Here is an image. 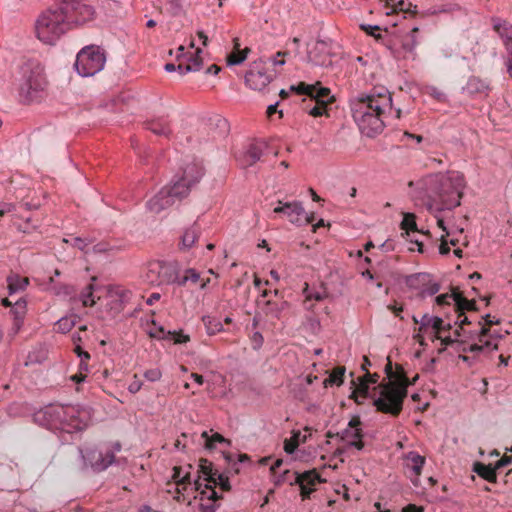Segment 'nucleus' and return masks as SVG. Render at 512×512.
<instances>
[{
  "mask_svg": "<svg viewBox=\"0 0 512 512\" xmlns=\"http://www.w3.org/2000/svg\"><path fill=\"white\" fill-rule=\"evenodd\" d=\"M468 317L464 314V312H458V317L456 324H458L459 328L464 329L463 326L470 324Z\"/></svg>",
  "mask_w": 512,
  "mask_h": 512,
  "instance_id": "59",
  "label": "nucleus"
},
{
  "mask_svg": "<svg viewBox=\"0 0 512 512\" xmlns=\"http://www.w3.org/2000/svg\"><path fill=\"white\" fill-rule=\"evenodd\" d=\"M457 294H458L457 291H452L451 294H448V293L441 294L436 297V303L438 305L442 306V305L450 304V301H453L454 305H456Z\"/></svg>",
  "mask_w": 512,
  "mask_h": 512,
  "instance_id": "43",
  "label": "nucleus"
},
{
  "mask_svg": "<svg viewBox=\"0 0 512 512\" xmlns=\"http://www.w3.org/2000/svg\"><path fill=\"white\" fill-rule=\"evenodd\" d=\"M239 46H240V44L238 43V39H234L235 51L227 56V65H229V66L238 65V64L243 63L246 60L247 55L250 52V49L245 48L244 50L241 51V50H239Z\"/></svg>",
  "mask_w": 512,
  "mask_h": 512,
  "instance_id": "30",
  "label": "nucleus"
},
{
  "mask_svg": "<svg viewBox=\"0 0 512 512\" xmlns=\"http://www.w3.org/2000/svg\"><path fill=\"white\" fill-rule=\"evenodd\" d=\"M434 338L440 339L442 342V345H444L445 347L456 345V343L458 342V340L453 339V337L451 335L442 337L440 334H435Z\"/></svg>",
  "mask_w": 512,
  "mask_h": 512,
  "instance_id": "54",
  "label": "nucleus"
},
{
  "mask_svg": "<svg viewBox=\"0 0 512 512\" xmlns=\"http://www.w3.org/2000/svg\"><path fill=\"white\" fill-rule=\"evenodd\" d=\"M345 373L344 367H336L332 373L323 382L325 386L337 385L340 386L343 383V377Z\"/></svg>",
  "mask_w": 512,
  "mask_h": 512,
  "instance_id": "38",
  "label": "nucleus"
},
{
  "mask_svg": "<svg viewBox=\"0 0 512 512\" xmlns=\"http://www.w3.org/2000/svg\"><path fill=\"white\" fill-rule=\"evenodd\" d=\"M512 463V457H503L495 465L496 470Z\"/></svg>",
  "mask_w": 512,
  "mask_h": 512,
  "instance_id": "63",
  "label": "nucleus"
},
{
  "mask_svg": "<svg viewBox=\"0 0 512 512\" xmlns=\"http://www.w3.org/2000/svg\"><path fill=\"white\" fill-rule=\"evenodd\" d=\"M299 476L298 472L296 471H290L288 469L284 470L279 475L274 476V483L276 486L282 485V484H289L290 486L297 485V482H299Z\"/></svg>",
  "mask_w": 512,
  "mask_h": 512,
  "instance_id": "31",
  "label": "nucleus"
},
{
  "mask_svg": "<svg viewBox=\"0 0 512 512\" xmlns=\"http://www.w3.org/2000/svg\"><path fill=\"white\" fill-rule=\"evenodd\" d=\"M466 181L460 172L435 173L422 180V189L428 199L427 209L439 213L460 206Z\"/></svg>",
  "mask_w": 512,
  "mask_h": 512,
  "instance_id": "3",
  "label": "nucleus"
},
{
  "mask_svg": "<svg viewBox=\"0 0 512 512\" xmlns=\"http://www.w3.org/2000/svg\"><path fill=\"white\" fill-rule=\"evenodd\" d=\"M378 378L379 376L377 374H370L369 372H366L363 377L358 378L359 384L357 386V391L364 397H367L369 394V385L377 383Z\"/></svg>",
  "mask_w": 512,
  "mask_h": 512,
  "instance_id": "33",
  "label": "nucleus"
},
{
  "mask_svg": "<svg viewBox=\"0 0 512 512\" xmlns=\"http://www.w3.org/2000/svg\"><path fill=\"white\" fill-rule=\"evenodd\" d=\"M72 245L74 247L78 248L79 250L84 251V249L88 245V242L85 239H82L80 237H75L73 239V244Z\"/></svg>",
  "mask_w": 512,
  "mask_h": 512,
  "instance_id": "60",
  "label": "nucleus"
},
{
  "mask_svg": "<svg viewBox=\"0 0 512 512\" xmlns=\"http://www.w3.org/2000/svg\"><path fill=\"white\" fill-rule=\"evenodd\" d=\"M379 396L374 399V406L382 413L397 416L407 396V386L403 383L389 381L379 387Z\"/></svg>",
  "mask_w": 512,
  "mask_h": 512,
  "instance_id": "6",
  "label": "nucleus"
},
{
  "mask_svg": "<svg viewBox=\"0 0 512 512\" xmlns=\"http://www.w3.org/2000/svg\"><path fill=\"white\" fill-rule=\"evenodd\" d=\"M426 93L428 95H430L431 97H433L434 99H436L437 101L439 102H445L447 97L445 95L444 92H442L441 90H439L437 87L435 86H429L427 87L426 89Z\"/></svg>",
  "mask_w": 512,
  "mask_h": 512,
  "instance_id": "45",
  "label": "nucleus"
},
{
  "mask_svg": "<svg viewBox=\"0 0 512 512\" xmlns=\"http://www.w3.org/2000/svg\"><path fill=\"white\" fill-rule=\"evenodd\" d=\"M105 62L104 51L98 46L91 45L78 52L74 66L80 76L90 77L100 72Z\"/></svg>",
  "mask_w": 512,
  "mask_h": 512,
  "instance_id": "8",
  "label": "nucleus"
},
{
  "mask_svg": "<svg viewBox=\"0 0 512 512\" xmlns=\"http://www.w3.org/2000/svg\"><path fill=\"white\" fill-rule=\"evenodd\" d=\"M188 276V282L197 283L200 280V274L192 268H189L185 271Z\"/></svg>",
  "mask_w": 512,
  "mask_h": 512,
  "instance_id": "56",
  "label": "nucleus"
},
{
  "mask_svg": "<svg viewBox=\"0 0 512 512\" xmlns=\"http://www.w3.org/2000/svg\"><path fill=\"white\" fill-rule=\"evenodd\" d=\"M167 335L174 341V343L177 344L186 343L189 341V336L182 333L168 331Z\"/></svg>",
  "mask_w": 512,
  "mask_h": 512,
  "instance_id": "49",
  "label": "nucleus"
},
{
  "mask_svg": "<svg viewBox=\"0 0 512 512\" xmlns=\"http://www.w3.org/2000/svg\"><path fill=\"white\" fill-rule=\"evenodd\" d=\"M397 10L415 14L417 12V6H412L411 3H406L404 0H400L396 4L394 11H397Z\"/></svg>",
  "mask_w": 512,
  "mask_h": 512,
  "instance_id": "47",
  "label": "nucleus"
},
{
  "mask_svg": "<svg viewBox=\"0 0 512 512\" xmlns=\"http://www.w3.org/2000/svg\"><path fill=\"white\" fill-rule=\"evenodd\" d=\"M9 294L24 290L29 284L28 278L12 275L7 278Z\"/></svg>",
  "mask_w": 512,
  "mask_h": 512,
  "instance_id": "32",
  "label": "nucleus"
},
{
  "mask_svg": "<svg viewBox=\"0 0 512 512\" xmlns=\"http://www.w3.org/2000/svg\"><path fill=\"white\" fill-rule=\"evenodd\" d=\"M145 127L155 135L169 137L171 129L166 119L160 118L146 122Z\"/></svg>",
  "mask_w": 512,
  "mask_h": 512,
  "instance_id": "27",
  "label": "nucleus"
},
{
  "mask_svg": "<svg viewBox=\"0 0 512 512\" xmlns=\"http://www.w3.org/2000/svg\"><path fill=\"white\" fill-rule=\"evenodd\" d=\"M456 311L457 312H465L469 310H475V301L474 300H468L465 297L462 296L461 293L458 292L457 299H456Z\"/></svg>",
  "mask_w": 512,
  "mask_h": 512,
  "instance_id": "39",
  "label": "nucleus"
},
{
  "mask_svg": "<svg viewBox=\"0 0 512 512\" xmlns=\"http://www.w3.org/2000/svg\"><path fill=\"white\" fill-rule=\"evenodd\" d=\"M285 55H287L286 52H278L277 55L271 59L272 64L274 66H277V65H281L282 66V65H284L285 64V60H284L283 57Z\"/></svg>",
  "mask_w": 512,
  "mask_h": 512,
  "instance_id": "61",
  "label": "nucleus"
},
{
  "mask_svg": "<svg viewBox=\"0 0 512 512\" xmlns=\"http://www.w3.org/2000/svg\"><path fill=\"white\" fill-rule=\"evenodd\" d=\"M94 285L88 284L80 294V300L85 307H91L95 304L93 297Z\"/></svg>",
  "mask_w": 512,
  "mask_h": 512,
  "instance_id": "40",
  "label": "nucleus"
},
{
  "mask_svg": "<svg viewBox=\"0 0 512 512\" xmlns=\"http://www.w3.org/2000/svg\"><path fill=\"white\" fill-rule=\"evenodd\" d=\"M352 116L362 134L375 137L385 127L388 113L392 111V96L384 88H374L351 101Z\"/></svg>",
  "mask_w": 512,
  "mask_h": 512,
  "instance_id": "2",
  "label": "nucleus"
},
{
  "mask_svg": "<svg viewBox=\"0 0 512 512\" xmlns=\"http://www.w3.org/2000/svg\"><path fill=\"white\" fill-rule=\"evenodd\" d=\"M507 54H508V58L506 61L507 72L512 77V49H509V51H507Z\"/></svg>",
  "mask_w": 512,
  "mask_h": 512,
  "instance_id": "64",
  "label": "nucleus"
},
{
  "mask_svg": "<svg viewBox=\"0 0 512 512\" xmlns=\"http://www.w3.org/2000/svg\"><path fill=\"white\" fill-rule=\"evenodd\" d=\"M202 321L208 335H215L223 330L222 322L216 317L206 315L202 317Z\"/></svg>",
  "mask_w": 512,
  "mask_h": 512,
  "instance_id": "34",
  "label": "nucleus"
},
{
  "mask_svg": "<svg viewBox=\"0 0 512 512\" xmlns=\"http://www.w3.org/2000/svg\"><path fill=\"white\" fill-rule=\"evenodd\" d=\"M413 321L415 323H419V331H427L428 328H432L435 331V334H441L442 329L444 328V321L442 318L437 316H430L428 314H424L420 320L413 316Z\"/></svg>",
  "mask_w": 512,
  "mask_h": 512,
  "instance_id": "24",
  "label": "nucleus"
},
{
  "mask_svg": "<svg viewBox=\"0 0 512 512\" xmlns=\"http://www.w3.org/2000/svg\"><path fill=\"white\" fill-rule=\"evenodd\" d=\"M144 377L150 382L159 381L162 377V372L158 368L149 369L144 372Z\"/></svg>",
  "mask_w": 512,
  "mask_h": 512,
  "instance_id": "46",
  "label": "nucleus"
},
{
  "mask_svg": "<svg viewBox=\"0 0 512 512\" xmlns=\"http://www.w3.org/2000/svg\"><path fill=\"white\" fill-rule=\"evenodd\" d=\"M216 482L212 483L214 486L219 485L223 491H229L231 486L229 483V478L223 473L216 472Z\"/></svg>",
  "mask_w": 512,
  "mask_h": 512,
  "instance_id": "44",
  "label": "nucleus"
},
{
  "mask_svg": "<svg viewBox=\"0 0 512 512\" xmlns=\"http://www.w3.org/2000/svg\"><path fill=\"white\" fill-rule=\"evenodd\" d=\"M271 81L272 76L267 74L262 61L254 62L245 74L246 85L256 91H262Z\"/></svg>",
  "mask_w": 512,
  "mask_h": 512,
  "instance_id": "16",
  "label": "nucleus"
},
{
  "mask_svg": "<svg viewBox=\"0 0 512 512\" xmlns=\"http://www.w3.org/2000/svg\"><path fill=\"white\" fill-rule=\"evenodd\" d=\"M483 320L485 321V324H483V326L489 327V328L494 324L500 323L499 319H495V317H492L490 314H486L485 316H483ZM479 325L482 327L481 322H479Z\"/></svg>",
  "mask_w": 512,
  "mask_h": 512,
  "instance_id": "58",
  "label": "nucleus"
},
{
  "mask_svg": "<svg viewBox=\"0 0 512 512\" xmlns=\"http://www.w3.org/2000/svg\"><path fill=\"white\" fill-rule=\"evenodd\" d=\"M251 341H252L253 348L257 350L262 346L264 339L260 332H254L251 337Z\"/></svg>",
  "mask_w": 512,
  "mask_h": 512,
  "instance_id": "53",
  "label": "nucleus"
},
{
  "mask_svg": "<svg viewBox=\"0 0 512 512\" xmlns=\"http://www.w3.org/2000/svg\"><path fill=\"white\" fill-rule=\"evenodd\" d=\"M195 489L197 491H200L201 499L207 498L208 500H211L212 503L210 504H201V510L202 512H216L217 505L215 504V501L220 499L221 496L218 495V493L215 491L213 485L205 484L204 489H202V483L200 480L195 481Z\"/></svg>",
  "mask_w": 512,
  "mask_h": 512,
  "instance_id": "23",
  "label": "nucleus"
},
{
  "mask_svg": "<svg viewBox=\"0 0 512 512\" xmlns=\"http://www.w3.org/2000/svg\"><path fill=\"white\" fill-rule=\"evenodd\" d=\"M204 172L201 163L190 162L182 168L181 176H175L171 184H179L186 189L185 197L189 194L192 186L197 184L202 178Z\"/></svg>",
  "mask_w": 512,
  "mask_h": 512,
  "instance_id": "13",
  "label": "nucleus"
},
{
  "mask_svg": "<svg viewBox=\"0 0 512 512\" xmlns=\"http://www.w3.org/2000/svg\"><path fill=\"white\" fill-rule=\"evenodd\" d=\"M121 450V444L115 442L111 447L99 448L87 446L79 449L85 468L94 472L105 471L110 465L116 463L115 453Z\"/></svg>",
  "mask_w": 512,
  "mask_h": 512,
  "instance_id": "7",
  "label": "nucleus"
},
{
  "mask_svg": "<svg viewBox=\"0 0 512 512\" xmlns=\"http://www.w3.org/2000/svg\"><path fill=\"white\" fill-rule=\"evenodd\" d=\"M32 419L54 433H74L88 426L91 413L79 405L49 404L35 411Z\"/></svg>",
  "mask_w": 512,
  "mask_h": 512,
  "instance_id": "4",
  "label": "nucleus"
},
{
  "mask_svg": "<svg viewBox=\"0 0 512 512\" xmlns=\"http://www.w3.org/2000/svg\"><path fill=\"white\" fill-rule=\"evenodd\" d=\"M489 90V83L477 76L469 77L466 85L463 87V91L470 95L487 94Z\"/></svg>",
  "mask_w": 512,
  "mask_h": 512,
  "instance_id": "25",
  "label": "nucleus"
},
{
  "mask_svg": "<svg viewBox=\"0 0 512 512\" xmlns=\"http://www.w3.org/2000/svg\"><path fill=\"white\" fill-rule=\"evenodd\" d=\"M143 383L141 380L137 377V375H134L133 380L128 385V391L132 394H135L140 391L142 388Z\"/></svg>",
  "mask_w": 512,
  "mask_h": 512,
  "instance_id": "50",
  "label": "nucleus"
},
{
  "mask_svg": "<svg viewBox=\"0 0 512 512\" xmlns=\"http://www.w3.org/2000/svg\"><path fill=\"white\" fill-rule=\"evenodd\" d=\"M404 468L409 474L411 480L416 484L425 464V458L416 451H410L403 457Z\"/></svg>",
  "mask_w": 512,
  "mask_h": 512,
  "instance_id": "20",
  "label": "nucleus"
},
{
  "mask_svg": "<svg viewBox=\"0 0 512 512\" xmlns=\"http://www.w3.org/2000/svg\"><path fill=\"white\" fill-rule=\"evenodd\" d=\"M147 278L151 283L156 282L158 285L175 283L183 287L188 282L187 273L179 276L171 265L162 262H155L149 265Z\"/></svg>",
  "mask_w": 512,
  "mask_h": 512,
  "instance_id": "12",
  "label": "nucleus"
},
{
  "mask_svg": "<svg viewBox=\"0 0 512 512\" xmlns=\"http://www.w3.org/2000/svg\"><path fill=\"white\" fill-rule=\"evenodd\" d=\"M491 22L494 31L503 41L506 50L512 49V24L499 17H492Z\"/></svg>",
  "mask_w": 512,
  "mask_h": 512,
  "instance_id": "22",
  "label": "nucleus"
},
{
  "mask_svg": "<svg viewBox=\"0 0 512 512\" xmlns=\"http://www.w3.org/2000/svg\"><path fill=\"white\" fill-rule=\"evenodd\" d=\"M408 284L415 288L422 285L423 288L421 289V295L423 297L433 296L440 290V285L436 282H431L428 274L412 275L408 278Z\"/></svg>",
  "mask_w": 512,
  "mask_h": 512,
  "instance_id": "21",
  "label": "nucleus"
},
{
  "mask_svg": "<svg viewBox=\"0 0 512 512\" xmlns=\"http://www.w3.org/2000/svg\"><path fill=\"white\" fill-rule=\"evenodd\" d=\"M185 192L186 189L179 184L166 186L147 202V208L152 213L158 214L172 206L176 200L185 198Z\"/></svg>",
  "mask_w": 512,
  "mask_h": 512,
  "instance_id": "11",
  "label": "nucleus"
},
{
  "mask_svg": "<svg viewBox=\"0 0 512 512\" xmlns=\"http://www.w3.org/2000/svg\"><path fill=\"white\" fill-rule=\"evenodd\" d=\"M362 422L358 416H354L348 423V426L336 434L342 441H345L349 447H354L361 451L364 448L362 438L364 436Z\"/></svg>",
  "mask_w": 512,
  "mask_h": 512,
  "instance_id": "15",
  "label": "nucleus"
},
{
  "mask_svg": "<svg viewBox=\"0 0 512 512\" xmlns=\"http://www.w3.org/2000/svg\"><path fill=\"white\" fill-rule=\"evenodd\" d=\"M266 148L263 142H254L247 146V148L237 155V160L244 168L254 165L260 160Z\"/></svg>",
  "mask_w": 512,
  "mask_h": 512,
  "instance_id": "18",
  "label": "nucleus"
},
{
  "mask_svg": "<svg viewBox=\"0 0 512 512\" xmlns=\"http://www.w3.org/2000/svg\"><path fill=\"white\" fill-rule=\"evenodd\" d=\"M201 436L206 439L205 446L208 449H213L216 443H229V441L219 433H215L212 437H209L208 432L204 431Z\"/></svg>",
  "mask_w": 512,
  "mask_h": 512,
  "instance_id": "41",
  "label": "nucleus"
},
{
  "mask_svg": "<svg viewBox=\"0 0 512 512\" xmlns=\"http://www.w3.org/2000/svg\"><path fill=\"white\" fill-rule=\"evenodd\" d=\"M200 471L205 476V480L208 482L207 484L216 482V472L213 471L212 463L207 459L200 460Z\"/></svg>",
  "mask_w": 512,
  "mask_h": 512,
  "instance_id": "37",
  "label": "nucleus"
},
{
  "mask_svg": "<svg viewBox=\"0 0 512 512\" xmlns=\"http://www.w3.org/2000/svg\"><path fill=\"white\" fill-rule=\"evenodd\" d=\"M49 82L40 62L28 60L20 67L18 97L21 103H39L48 94Z\"/></svg>",
  "mask_w": 512,
  "mask_h": 512,
  "instance_id": "5",
  "label": "nucleus"
},
{
  "mask_svg": "<svg viewBox=\"0 0 512 512\" xmlns=\"http://www.w3.org/2000/svg\"><path fill=\"white\" fill-rule=\"evenodd\" d=\"M485 334L486 329L470 331L467 338L458 340L456 350L464 353H473L474 355H488L492 351L497 350V344L485 339Z\"/></svg>",
  "mask_w": 512,
  "mask_h": 512,
  "instance_id": "10",
  "label": "nucleus"
},
{
  "mask_svg": "<svg viewBox=\"0 0 512 512\" xmlns=\"http://www.w3.org/2000/svg\"><path fill=\"white\" fill-rule=\"evenodd\" d=\"M94 16V8L85 3V0H62L60 8L47 9L37 18V38L52 45L65 33L70 23L84 24Z\"/></svg>",
  "mask_w": 512,
  "mask_h": 512,
  "instance_id": "1",
  "label": "nucleus"
},
{
  "mask_svg": "<svg viewBox=\"0 0 512 512\" xmlns=\"http://www.w3.org/2000/svg\"><path fill=\"white\" fill-rule=\"evenodd\" d=\"M298 476L300 479L297 485L300 487L302 500L309 499L311 493L315 491L316 484L323 482L315 469L303 473L298 472Z\"/></svg>",
  "mask_w": 512,
  "mask_h": 512,
  "instance_id": "19",
  "label": "nucleus"
},
{
  "mask_svg": "<svg viewBox=\"0 0 512 512\" xmlns=\"http://www.w3.org/2000/svg\"><path fill=\"white\" fill-rule=\"evenodd\" d=\"M470 331L471 330H465L458 327L457 329L454 330L452 337L453 339L457 340L465 339L469 335Z\"/></svg>",
  "mask_w": 512,
  "mask_h": 512,
  "instance_id": "57",
  "label": "nucleus"
},
{
  "mask_svg": "<svg viewBox=\"0 0 512 512\" xmlns=\"http://www.w3.org/2000/svg\"><path fill=\"white\" fill-rule=\"evenodd\" d=\"M273 212L285 215L291 223L297 225L308 224L313 220L312 216L309 217L305 214L302 203L298 201L286 203L279 201V205L274 208Z\"/></svg>",
  "mask_w": 512,
  "mask_h": 512,
  "instance_id": "14",
  "label": "nucleus"
},
{
  "mask_svg": "<svg viewBox=\"0 0 512 512\" xmlns=\"http://www.w3.org/2000/svg\"><path fill=\"white\" fill-rule=\"evenodd\" d=\"M173 478L176 481V483H178V484L190 483V476H189V474H186V475L181 477L180 469H178V468L174 469Z\"/></svg>",
  "mask_w": 512,
  "mask_h": 512,
  "instance_id": "52",
  "label": "nucleus"
},
{
  "mask_svg": "<svg viewBox=\"0 0 512 512\" xmlns=\"http://www.w3.org/2000/svg\"><path fill=\"white\" fill-rule=\"evenodd\" d=\"M330 42L326 40H318L313 48L308 52L309 60L318 66H328L331 64L330 59Z\"/></svg>",
  "mask_w": 512,
  "mask_h": 512,
  "instance_id": "17",
  "label": "nucleus"
},
{
  "mask_svg": "<svg viewBox=\"0 0 512 512\" xmlns=\"http://www.w3.org/2000/svg\"><path fill=\"white\" fill-rule=\"evenodd\" d=\"M200 235V227L194 223L191 227L187 228L181 236V249L191 248Z\"/></svg>",
  "mask_w": 512,
  "mask_h": 512,
  "instance_id": "28",
  "label": "nucleus"
},
{
  "mask_svg": "<svg viewBox=\"0 0 512 512\" xmlns=\"http://www.w3.org/2000/svg\"><path fill=\"white\" fill-rule=\"evenodd\" d=\"M360 28L365 31L368 35L374 36V37H380L379 34H375V31H379L380 27L377 25H369V24H361Z\"/></svg>",
  "mask_w": 512,
  "mask_h": 512,
  "instance_id": "51",
  "label": "nucleus"
},
{
  "mask_svg": "<svg viewBox=\"0 0 512 512\" xmlns=\"http://www.w3.org/2000/svg\"><path fill=\"white\" fill-rule=\"evenodd\" d=\"M473 471L489 482L494 483L497 480L496 468L492 467L491 465H485L481 462H476L474 464Z\"/></svg>",
  "mask_w": 512,
  "mask_h": 512,
  "instance_id": "29",
  "label": "nucleus"
},
{
  "mask_svg": "<svg viewBox=\"0 0 512 512\" xmlns=\"http://www.w3.org/2000/svg\"><path fill=\"white\" fill-rule=\"evenodd\" d=\"M291 90H296L298 94H305L314 102L312 107H307L309 115L318 117L326 112L327 104L331 98L330 89L320 86L319 82L314 84L299 83L297 86H291Z\"/></svg>",
  "mask_w": 512,
  "mask_h": 512,
  "instance_id": "9",
  "label": "nucleus"
},
{
  "mask_svg": "<svg viewBox=\"0 0 512 512\" xmlns=\"http://www.w3.org/2000/svg\"><path fill=\"white\" fill-rule=\"evenodd\" d=\"M74 325L75 321L68 317H62L56 323L57 330L61 333L69 332Z\"/></svg>",
  "mask_w": 512,
  "mask_h": 512,
  "instance_id": "42",
  "label": "nucleus"
},
{
  "mask_svg": "<svg viewBox=\"0 0 512 512\" xmlns=\"http://www.w3.org/2000/svg\"><path fill=\"white\" fill-rule=\"evenodd\" d=\"M201 52L202 50L200 48H197L196 55L191 56L189 58L188 63H179L178 65H176V71H178L180 75H184L189 72L199 71L203 65V60L199 56Z\"/></svg>",
  "mask_w": 512,
  "mask_h": 512,
  "instance_id": "26",
  "label": "nucleus"
},
{
  "mask_svg": "<svg viewBox=\"0 0 512 512\" xmlns=\"http://www.w3.org/2000/svg\"><path fill=\"white\" fill-rule=\"evenodd\" d=\"M278 104H279V102H278V101H276L275 103L270 104V105L267 107V111H266V113H267L268 117H271V116H272L273 114H275V113H279L280 117H282V115H283V114H282V110H279V111L277 110V106H278Z\"/></svg>",
  "mask_w": 512,
  "mask_h": 512,
  "instance_id": "62",
  "label": "nucleus"
},
{
  "mask_svg": "<svg viewBox=\"0 0 512 512\" xmlns=\"http://www.w3.org/2000/svg\"><path fill=\"white\" fill-rule=\"evenodd\" d=\"M486 329L485 339L491 340L492 343H496L498 345V340L503 338V334H500L497 331H492L491 328L482 326L480 330Z\"/></svg>",
  "mask_w": 512,
  "mask_h": 512,
  "instance_id": "48",
  "label": "nucleus"
},
{
  "mask_svg": "<svg viewBox=\"0 0 512 512\" xmlns=\"http://www.w3.org/2000/svg\"><path fill=\"white\" fill-rule=\"evenodd\" d=\"M401 229L404 230L408 237L412 234L418 233L416 224V217L413 213H404L401 222Z\"/></svg>",
  "mask_w": 512,
  "mask_h": 512,
  "instance_id": "35",
  "label": "nucleus"
},
{
  "mask_svg": "<svg viewBox=\"0 0 512 512\" xmlns=\"http://www.w3.org/2000/svg\"><path fill=\"white\" fill-rule=\"evenodd\" d=\"M298 444L294 440H288L286 439L284 442V450L287 454H292L296 450Z\"/></svg>",
  "mask_w": 512,
  "mask_h": 512,
  "instance_id": "55",
  "label": "nucleus"
},
{
  "mask_svg": "<svg viewBox=\"0 0 512 512\" xmlns=\"http://www.w3.org/2000/svg\"><path fill=\"white\" fill-rule=\"evenodd\" d=\"M303 294L305 295L304 306L308 310L312 308V305L308 306V303L311 300L322 301L328 296L326 292L310 290L309 285L307 283L305 284V288L303 289Z\"/></svg>",
  "mask_w": 512,
  "mask_h": 512,
  "instance_id": "36",
  "label": "nucleus"
}]
</instances>
